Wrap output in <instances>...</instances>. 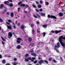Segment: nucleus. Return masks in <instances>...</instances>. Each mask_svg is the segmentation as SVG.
<instances>
[{
    "mask_svg": "<svg viewBox=\"0 0 65 65\" xmlns=\"http://www.w3.org/2000/svg\"><path fill=\"white\" fill-rule=\"evenodd\" d=\"M37 7L38 8H40L41 7V5H38Z\"/></svg>",
    "mask_w": 65,
    "mask_h": 65,
    "instance_id": "nucleus-22",
    "label": "nucleus"
},
{
    "mask_svg": "<svg viewBox=\"0 0 65 65\" xmlns=\"http://www.w3.org/2000/svg\"><path fill=\"white\" fill-rule=\"evenodd\" d=\"M31 28H32L34 26V25L33 24H32L31 25Z\"/></svg>",
    "mask_w": 65,
    "mask_h": 65,
    "instance_id": "nucleus-38",
    "label": "nucleus"
},
{
    "mask_svg": "<svg viewBox=\"0 0 65 65\" xmlns=\"http://www.w3.org/2000/svg\"><path fill=\"white\" fill-rule=\"evenodd\" d=\"M45 49L46 50H48V47H46Z\"/></svg>",
    "mask_w": 65,
    "mask_h": 65,
    "instance_id": "nucleus-64",
    "label": "nucleus"
},
{
    "mask_svg": "<svg viewBox=\"0 0 65 65\" xmlns=\"http://www.w3.org/2000/svg\"><path fill=\"white\" fill-rule=\"evenodd\" d=\"M59 16L60 17H62L63 15V14L62 12H60L59 14Z\"/></svg>",
    "mask_w": 65,
    "mask_h": 65,
    "instance_id": "nucleus-11",
    "label": "nucleus"
},
{
    "mask_svg": "<svg viewBox=\"0 0 65 65\" xmlns=\"http://www.w3.org/2000/svg\"><path fill=\"white\" fill-rule=\"evenodd\" d=\"M28 40L29 42H31V41L32 40V39L30 38H28Z\"/></svg>",
    "mask_w": 65,
    "mask_h": 65,
    "instance_id": "nucleus-18",
    "label": "nucleus"
},
{
    "mask_svg": "<svg viewBox=\"0 0 65 65\" xmlns=\"http://www.w3.org/2000/svg\"><path fill=\"white\" fill-rule=\"evenodd\" d=\"M4 7L3 5V4H1L0 6V8L2 9V7Z\"/></svg>",
    "mask_w": 65,
    "mask_h": 65,
    "instance_id": "nucleus-23",
    "label": "nucleus"
},
{
    "mask_svg": "<svg viewBox=\"0 0 65 65\" xmlns=\"http://www.w3.org/2000/svg\"><path fill=\"white\" fill-rule=\"evenodd\" d=\"M8 36L10 37H11L12 36V34L11 32H10L8 33Z\"/></svg>",
    "mask_w": 65,
    "mask_h": 65,
    "instance_id": "nucleus-6",
    "label": "nucleus"
},
{
    "mask_svg": "<svg viewBox=\"0 0 65 65\" xmlns=\"http://www.w3.org/2000/svg\"><path fill=\"white\" fill-rule=\"evenodd\" d=\"M57 45H55L54 46V50L55 51H56V52H57V53H59V50L57 49V48H59L60 46V43H59V42H58L57 43Z\"/></svg>",
    "mask_w": 65,
    "mask_h": 65,
    "instance_id": "nucleus-1",
    "label": "nucleus"
},
{
    "mask_svg": "<svg viewBox=\"0 0 65 65\" xmlns=\"http://www.w3.org/2000/svg\"><path fill=\"white\" fill-rule=\"evenodd\" d=\"M43 36H45V34H46V33L45 32H44L43 33Z\"/></svg>",
    "mask_w": 65,
    "mask_h": 65,
    "instance_id": "nucleus-35",
    "label": "nucleus"
},
{
    "mask_svg": "<svg viewBox=\"0 0 65 65\" xmlns=\"http://www.w3.org/2000/svg\"><path fill=\"white\" fill-rule=\"evenodd\" d=\"M47 17L48 18H51V19H56L57 18L55 16L53 15H51L48 14L47 15Z\"/></svg>",
    "mask_w": 65,
    "mask_h": 65,
    "instance_id": "nucleus-2",
    "label": "nucleus"
},
{
    "mask_svg": "<svg viewBox=\"0 0 65 65\" xmlns=\"http://www.w3.org/2000/svg\"><path fill=\"white\" fill-rule=\"evenodd\" d=\"M3 22V20H2L1 18H0V22H1V23H2Z\"/></svg>",
    "mask_w": 65,
    "mask_h": 65,
    "instance_id": "nucleus-33",
    "label": "nucleus"
},
{
    "mask_svg": "<svg viewBox=\"0 0 65 65\" xmlns=\"http://www.w3.org/2000/svg\"><path fill=\"white\" fill-rule=\"evenodd\" d=\"M60 44H61L62 46H65V43H64L63 42H62V41H61V42H60Z\"/></svg>",
    "mask_w": 65,
    "mask_h": 65,
    "instance_id": "nucleus-8",
    "label": "nucleus"
},
{
    "mask_svg": "<svg viewBox=\"0 0 65 65\" xmlns=\"http://www.w3.org/2000/svg\"><path fill=\"white\" fill-rule=\"evenodd\" d=\"M44 63V60H39V63L40 64V65H41V64H42L43 63Z\"/></svg>",
    "mask_w": 65,
    "mask_h": 65,
    "instance_id": "nucleus-5",
    "label": "nucleus"
},
{
    "mask_svg": "<svg viewBox=\"0 0 65 65\" xmlns=\"http://www.w3.org/2000/svg\"><path fill=\"white\" fill-rule=\"evenodd\" d=\"M41 15H42L43 17H44V16L45 15V14L44 13H42L41 14Z\"/></svg>",
    "mask_w": 65,
    "mask_h": 65,
    "instance_id": "nucleus-29",
    "label": "nucleus"
},
{
    "mask_svg": "<svg viewBox=\"0 0 65 65\" xmlns=\"http://www.w3.org/2000/svg\"><path fill=\"white\" fill-rule=\"evenodd\" d=\"M10 17L11 18H13L14 17V14L13 12H11L10 14Z\"/></svg>",
    "mask_w": 65,
    "mask_h": 65,
    "instance_id": "nucleus-10",
    "label": "nucleus"
},
{
    "mask_svg": "<svg viewBox=\"0 0 65 65\" xmlns=\"http://www.w3.org/2000/svg\"><path fill=\"white\" fill-rule=\"evenodd\" d=\"M31 56H34V57H36V56H37V54L34 53H31Z\"/></svg>",
    "mask_w": 65,
    "mask_h": 65,
    "instance_id": "nucleus-9",
    "label": "nucleus"
},
{
    "mask_svg": "<svg viewBox=\"0 0 65 65\" xmlns=\"http://www.w3.org/2000/svg\"><path fill=\"white\" fill-rule=\"evenodd\" d=\"M61 30H55V34H58L59 33L61 32Z\"/></svg>",
    "mask_w": 65,
    "mask_h": 65,
    "instance_id": "nucleus-7",
    "label": "nucleus"
},
{
    "mask_svg": "<svg viewBox=\"0 0 65 65\" xmlns=\"http://www.w3.org/2000/svg\"><path fill=\"white\" fill-rule=\"evenodd\" d=\"M29 53H33L34 52V50H32L29 51Z\"/></svg>",
    "mask_w": 65,
    "mask_h": 65,
    "instance_id": "nucleus-43",
    "label": "nucleus"
},
{
    "mask_svg": "<svg viewBox=\"0 0 65 65\" xmlns=\"http://www.w3.org/2000/svg\"><path fill=\"white\" fill-rule=\"evenodd\" d=\"M7 10L6 9H5L4 10V11H5V12H7Z\"/></svg>",
    "mask_w": 65,
    "mask_h": 65,
    "instance_id": "nucleus-54",
    "label": "nucleus"
},
{
    "mask_svg": "<svg viewBox=\"0 0 65 65\" xmlns=\"http://www.w3.org/2000/svg\"><path fill=\"white\" fill-rule=\"evenodd\" d=\"M17 42L18 43H21V41H19V40H17Z\"/></svg>",
    "mask_w": 65,
    "mask_h": 65,
    "instance_id": "nucleus-34",
    "label": "nucleus"
},
{
    "mask_svg": "<svg viewBox=\"0 0 65 65\" xmlns=\"http://www.w3.org/2000/svg\"><path fill=\"white\" fill-rule=\"evenodd\" d=\"M17 59L16 58H14V61H17Z\"/></svg>",
    "mask_w": 65,
    "mask_h": 65,
    "instance_id": "nucleus-55",
    "label": "nucleus"
},
{
    "mask_svg": "<svg viewBox=\"0 0 65 65\" xmlns=\"http://www.w3.org/2000/svg\"><path fill=\"white\" fill-rule=\"evenodd\" d=\"M2 58V56L0 54V59H1Z\"/></svg>",
    "mask_w": 65,
    "mask_h": 65,
    "instance_id": "nucleus-52",
    "label": "nucleus"
},
{
    "mask_svg": "<svg viewBox=\"0 0 65 65\" xmlns=\"http://www.w3.org/2000/svg\"><path fill=\"white\" fill-rule=\"evenodd\" d=\"M2 63L3 64H5V59H3L2 61Z\"/></svg>",
    "mask_w": 65,
    "mask_h": 65,
    "instance_id": "nucleus-21",
    "label": "nucleus"
},
{
    "mask_svg": "<svg viewBox=\"0 0 65 65\" xmlns=\"http://www.w3.org/2000/svg\"><path fill=\"white\" fill-rule=\"evenodd\" d=\"M5 65H10V64L9 63H7Z\"/></svg>",
    "mask_w": 65,
    "mask_h": 65,
    "instance_id": "nucleus-60",
    "label": "nucleus"
},
{
    "mask_svg": "<svg viewBox=\"0 0 65 65\" xmlns=\"http://www.w3.org/2000/svg\"><path fill=\"white\" fill-rule=\"evenodd\" d=\"M1 37L2 39L3 40V41H6L5 40V39H4L3 38V37H2V36Z\"/></svg>",
    "mask_w": 65,
    "mask_h": 65,
    "instance_id": "nucleus-27",
    "label": "nucleus"
},
{
    "mask_svg": "<svg viewBox=\"0 0 65 65\" xmlns=\"http://www.w3.org/2000/svg\"><path fill=\"white\" fill-rule=\"evenodd\" d=\"M25 62H29V60L27 58L25 59Z\"/></svg>",
    "mask_w": 65,
    "mask_h": 65,
    "instance_id": "nucleus-28",
    "label": "nucleus"
},
{
    "mask_svg": "<svg viewBox=\"0 0 65 65\" xmlns=\"http://www.w3.org/2000/svg\"><path fill=\"white\" fill-rule=\"evenodd\" d=\"M45 4H46V5H49V3L47 2H46Z\"/></svg>",
    "mask_w": 65,
    "mask_h": 65,
    "instance_id": "nucleus-42",
    "label": "nucleus"
},
{
    "mask_svg": "<svg viewBox=\"0 0 65 65\" xmlns=\"http://www.w3.org/2000/svg\"><path fill=\"white\" fill-rule=\"evenodd\" d=\"M6 23L7 24V25H10V23L8 22H6Z\"/></svg>",
    "mask_w": 65,
    "mask_h": 65,
    "instance_id": "nucleus-26",
    "label": "nucleus"
},
{
    "mask_svg": "<svg viewBox=\"0 0 65 65\" xmlns=\"http://www.w3.org/2000/svg\"><path fill=\"white\" fill-rule=\"evenodd\" d=\"M26 7H29V6L28 5H26L25 6Z\"/></svg>",
    "mask_w": 65,
    "mask_h": 65,
    "instance_id": "nucleus-39",
    "label": "nucleus"
},
{
    "mask_svg": "<svg viewBox=\"0 0 65 65\" xmlns=\"http://www.w3.org/2000/svg\"><path fill=\"white\" fill-rule=\"evenodd\" d=\"M2 14H4V13H5V12H4V11H3L2 12Z\"/></svg>",
    "mask_w": 65,
    "mask_h": 65,
    "instance_id": "nucleus-59",
    "label": "nucleus"
},
{
    "mask_svg": "<svg viewBox=\"0 0 65 65\" xmlns=\"http://www.w3.org/2000/svg\"><path fill=\"white\" fill-rule=\"evenodd\" d=\"M35 10H36V11H37V12H39V10L38 9H36Z\"/></svg>",
    "mask_w": 65,
    "mask_h": 65,
    "instance_id": "nucleus-50",
    "label": "nucleus"
},
{
    "mask_svg": "<svg viewBox=\"0 0 65 65\" xmlns=\"http://www.w3.org/2000/svg\"><path fill=\"white\" fill-rule=\"evenodd\" d=\"M9 3V2L8 1H5L4 2V4H5L6 5H8L7 3Z\"/></svg>",
    "mask_w": 65,
    "mask_h": 65,
    "instance_id": "nucleus-13",
    "label": "nucleus"
},
{
    "mask_svg": "<svg viewBox=\"0 0 65 65\" xmlns=\"http://www.w3.org/2000/svg\"><path fill=\"white\" fill-rule=\"evenodd\" d=\"M24 13H27L28 12H27V11H24Z\"/></svg>",
    "mask_w": 65,
    "mask_h": 65,
    "instance_id": "nucleus-58",
    "label": "nucleus"
},
{
    "mask_svg": "<svg viewBox=\"0 0 65 65\" xmlns=\"http://www.w3.org/2000/svg\"><path fill=\"white\" fill-rule=\"evenodd\" d=\"M36 14L37 16L38 17V18H40V15L39 14H38V13H36Z\"/></svg>",
    "mask_w": 65,
    "mask_h": 65,
    "instance_id": "nucleus-24",
    "label": "nucleus"
},
{
    "mask_svg": "<svg viewBox=\"0 0 65 65\" xmlns=\"http://www.w3.org/2000/svg\"><path fill=\"white\" fill-rule=\"evenodd\" d=\"M30 45H31V46H33L34 45V43H30Z\"/></svg>",
    "mask_w": 65,
    "mask_h": 65,
    "instance_id": "nucleus-36",
    "label": "nucleus"
},
{
    "mask_svg": "<svg viewBox=\"0 0 65 65\" xmlns=\"http://www.w3.org/2000/svg\"><path fill=\"white\" fill-rule=\"evenodd\" d=\"M43 27L44 28H47V25H46L45 24L43 25H42Z\"/></svg>",
    "mask_w": 65,
    "mask_h": 65,
    "instance_id": "nucleus-17",
    "label": "nucleus"
},
{
    "mask_svg": "<svg viewBox=\"0 0 65 65\" xmlns=\"http://www.w3.org/2000/svg\"><path fill=\"white\" fill-rule=\"evenodd\" d=\"M36 58L35 57H29L27 58V59L28 60H31V62H34V60H35Z\"/></svg>",
    "mask_w": 65,
    "mask_h": 65,
    "instance_id": "nucleus-3",
    "label": "nucleus"
},
{
    "mask_svg": "<svg viewBox=\"0 0 65 65\" xmlns=\"http://www.w3.org/2000/svg\"><path fill=\"white\" fill-rule=\"evenodd\" d=\"M23 3L21 2H20L19 3H18V5H20L21 4H22Z\"/></svg>",
    "mask_w": 65,
    "mask_h": 65,
    "instance_id": "nucleus-32",
    "label": "nucleus"
},
{
    "mask_svg": "<svg viewBox=\"0 0 65 65\" xmlns=\"http://www.w3.org/2000/svg\"><path fill=\"white\" fill-rule=\"evenodd\" d=\"M32 34H34V30H32Z\"/></svg>",
    "mask_w": 65,
    "mask_h": 65,
    "instance_id": "nucleus-41",
    "label": "nucleus"
},
{
    "mask_svg": "<svg viewBox=\"0 0 65 65\" xmlns=\"http://www.w3.org/2000/svg\"><path fill=\"white\" fill-rule=\"evenodd\" d=\"M17 40H20V41H21L22 40V39L21 38H17Z\"/></svg>",
    "mask_w": 65,
    "mask_h": 65,
    "instance_id": "nucleus-19",
    "label": "nucleus"
},
{
    "mask_svg": "<svg viewBox=\"0 0 65 65\" xmlns=\"http://www.w3.org/2000/svg\"><path fill=\"white\" fill-rule=\"evenodd\" d=\"M51 33H54L55 32V31L54 30H52L51 31Z\"/></svg>",
    "mask_w": 65,
    "mask_h": 65,
    "instance_id": "nucleus-44",
    "label": "nucleus"
},
{
    "mask_svg": "<svg viewBox=\"0 0 65 65\" xmlns=\"http://www.w3.org/2000/svg\"><path fill=\"white\" fill-rule=\"evenodd\" d=\"M40 3H41V4H42V1H40Z\"/></svg>",
    "mask_w": 65,
    "mask_h": 65,
    "instance_id": "nucleus-62",
    "label": "nucleus"
},
{
    "mask_svg": "<svg viewBox=\"0 0 65 65\" xmlns=\"http://www.w3.org/2000/svg\"><path fill=\"white\" fill-rule=\"evenodd\" d=\"M33 17H34V18H36V19H37V16H36V15H35V14H34L33 15Z\"/></svg>",
    "mask_w": 65,
    "mask_h": 65,
    "instance_id": "nucleus-25",
    "label": "nucleus"
},
{
    "mask_svg": "<svg viewBox=\"0 0 65 65\" xmlns=\"http://www.w3.org/2000/svg\"><path fill=\"white\" fill-rule=\"evenodd\" d=\"M8 21L9 22V23H11V21L10 20H8Z\"/></svg>",
    "mask_w": 65,
    "mask_h": 65,
    "instance_id": "nucleus-49",
    "label": "nucleus"
},
{
    "mask_svg": "<svg viewBox=\"0 0 65 65\" xmlns=\"http://www.w3.org/2000/svg\"><path fill=\"white\" fill-rule=\"evenodd\" d=\"M21 47V46L20 45H18L17 46L16 48H17V49H20Z\"/></svg>",
    "mask_w": 65,
    "mask_h": 65,
    "instance_id": "nucleus-16",
    "label": "nucleus"
},
{
    "mask_svg": "<svg viewBox=\"0 0 65 65\" xmlns=\"http://www.w3.org/2000/svg\"><path fill=\"white\" fill-rule=\"evenodd\" d=\"M17 63L14 62L13 65H17Z\"/></svg>",
    "mask_w": 65,
    "mask_h": 65,
    "instance_id": "nucleus-53",
    "label": "nucleus"
},
{
    "mask_svg": "<svg viewBox=\"0 0 65 65\" xmlns=\"http://www.w3.org/2000/svg\"><path fill=\"white\" fill-rule=\"evenodd\" d=\"M24 56L26 58H27L28 57H29V54L28 53L26 54Z\"/></svg>",
    "mask_w": 65,
    "mask_h": 65,
    "instance_id": "nucleus-12",
    "label": "nucleus"
},
{
    "mask_svg": "<svg viewBox=\"0 0 65 65\" xmlns=\"http://www.w3.org/2000/svg\"><path fill=\"white\" fill-rule=\"evenodd\" d=\"M23 17V18H26V15H24Z\"/></svg>",
    "mask_w": 65,
    "mask_h": 65,
    "instance_id": "nucleus-63",
    "label": "nucleus"
},
{
    "mask_svg": "<svg viewBox=\"0 0 65 65\" xmlns=\"http://www.w3.org/2000/svg\"><path fill=\"white\" fill-rule=\"evenodd\" d=\"M18 12H20V10L21 9V8L20 7H19L18 8Z\"/></svg>",
    "mask_w": 65,
    "mask_h": 65,
    "instance_id": "nucleus-37",
    "label": "nucleus"
},
{
    "mask_svg": "<svg viewBox=\"0 0 65 65\" xmlns=\"http://www.w3.org/2000/svg\"><path fill=\"white\" fill-rule=\"evenodd\" d=\"M43 11V10L42 9H40L39 11H40V12H41V11Z\"/></svg>",
    "mask_w": 65,
    "mask_h": 65,
    "instance_id": "nucleus-40",
    "label": "nucleus"
},
{
    "mask_svg": "<svg viewBox=\"0 0 65 65\" xmlns=\"http://www.w3.org/2000/svg\"><path fill=\"white\" fill-rule=\"evenodd\" d=\"M38 59H39V60H41V58H40V57H39Z\"/></svg>",
    "mask_w": 65,
    "mask_h": 65,
    "instance_id": "nucleus-57",
    "label": "nucleus"
},
{
    "mask_svg": "<svg viewBox=\"0 0 65 65\" xmlns=\"http://www.w3.org/2000/svg\"><path fill=\"white\" fill-rule=\"evenodd\" d=\"M8 1L10 2H12V0H8Z\"/></svg>",
    "mask_w": 65,
    "mask_h": 65,
    "instance_id": "nucleus-56",
    "label": "nucleus"
},
{
    "mask_svg": "<svg viewBox=\"0 0 65 65\" xmlns=\"http://www.w3.org/2000/svg\"><path fill=\"white\" fill-rule=\"evenodd\" d=\"M40 23V22H39L38 21V22H37V24L38 25H39V24Z\"/></svg>",
    "mask_w": 65,
    "mask_h": 65,
    "instance_id": "nucleus-51",
    "label": "nucleus"
},
{
    "mask_svg": "<svg viewBox=\"0 0 65 65\" xmlns=\"http://www.w3.org/2000/svg\"><path fill=\"white\" fill-rule=\"evenodd\" d=\"M60 59L62 60V61H63V59L62 57H60Z\"/></svg>",
    "mask_w": 65,
    "mask_h": 65,
    "instance_id": "nucleus-61",
    "label": "nucleus"
},
{
    "mask_svg": "<svg viewBox=\"0 0 65 65\" xmlns=\"http://www.w3.org/2000/svg\"><path fill=\"white\" fill-rule=\"evenodd\" d=\"M7 28L8 29L11 30V27L10 26L8 25L7 26Z\"/></svg>",
    "mask_w": 65,
    "mask_h": 65,
    "instance_id": "nucleus-15",
    "label": "nucleus"
},
{
    "mask_svg": "<svg viewBox=\"0 0 65 65\" xmlns=\"http://www.w3.org/2000/svg\"><path fill=\"white\" fill-rule=\"evenodd\" d=\"M24 28H25V27L23 26H22L21 27V28L22 29V30H23V29H24Z\"/></svg>",
    "mask_w": 65,
    "mask_h": 65,
    "instance_id": "nucleus-30",
    "label": "nucleus"
},
{
    "mask_svg": "<svg viewBox=\"0 0 65 65\" xmlns=\"http://www.w3.org/2000/svg\"><path fill=\"white\" fill-rule=\"evenodd\" d=\"M8 6L10 7H13V5L12 3H11L10 4H8Z\"/></svg>",
    "mask_w": 65,
    "mask_h": 65,
    "instance_id": "nucleus-14",
    "label": "nucleus"
},
{
    "mask_svg": "<svg viewBox=\"0 0 65 65\" xmlns=\"http://www.w3.org/2000/svg\"><path fill=\"white\" fill-rule=\"evenodd\" d=\"M32 6H33V7H34V8H36V6H35L34 5H32Z\"/></svg>",
    "mask_w": 65,
    "mask_h": 65,
    "instance_id": "nucleus-48",
    "label": "nucleus"
},
{
    "mask_svg": "<svg viewBox=\"0 0 65 65\" xmlns=\"http://www.w3.org/2000/svg\"><path fill=\"white\" fill-rule=\"evenodd\" d=\"M52 58L51 57L50 58H49V60L50 61H51V60H52Z\"/></svg>",
    "mask_w": 65,
    "mask_h": 65,
    "instance_id": "nucleus-46",
    "label": "nucleus"
},
{
    "mask_svg": "<svg viewBox=\"0 0 65 65\" xmlns=\"http://www.w3.org/2000/svg\"><path fill=\"white\" fill-rule=\"evenodd\" d=\"M44 61L45 63H46V64H48V61L46 60H44Z\"/></svg>",
    "mask_w": 65,
    "mask_h": 65,
    "instance_id": "nucleus-31",
    "label": "nucleus"
},
{
    "mask_svg": "<svg viewBox=\"0 0 65 65\" xmlns=\"http://www.w3.org/2000/svg\"><path fill=\"white\" fill-rule=\"evenodd\" d=\"M21 6H23V7H25L26 6V5L24 4H22L20 5Z\"/></svg>",
    "mask_w": 65,
    "mask_h": 65,
    "instance_id": "nucleus-20",
    "label": "nucleus"
},
{
    "mask_svg": "<svg viewBox=\"0 0 65 65\" xmlns=\"http://www.w3.org/2000/svg\"><path fill=\"white\" fill-rule=\"evenodd\" d=\"M53 61L54 62V63H57V61H55V60L53 59Z\"/></svg>",
    "mask_w": 65,
    "mask_h": 65,
    "instance_id": "nucleus-47",
    "label": "nucleus"
},
{
    "mask_svg": "<svg viewBox=\"0 0 65 65\" xmlns=\"http://www.w3.org/2000/svg\"><path fill=\"white\" fill-rule=\"evenodd\" d=\"M37 60H36L35 61L34 63V64H36V63H37Z\"/></svg>",
    "mask_w": 65,
    "mask_h": 65,
    "instance_id": "nucleus-45",
    "label": "nucleus"
},
{
    "mask_svg": "<svg viewBox=\"0 0 65 65\" xmlns=\"http://www.w3.org/2000/svg\"><path fill=\"white\" fill-rule=\"evenodd\" d=\"M64 37L62 36H61L59 38V42L62 41V39H63Z\"/></svg>",
    "mask_w": 65,
    "mask_h": 65,
    "instance_id": "nucleus-4",
    "label": "nucleus"
}]
</instances>
